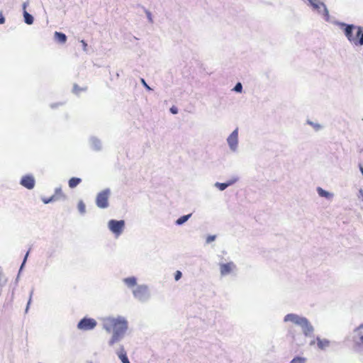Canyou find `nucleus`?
<instances>
[{"label":"nucleus","instance_id":"a878e982","mask_svg":"<svg viewBox=\"0 0 363 363\" xmlns=\"http://www.w3.org/2000/svg\"><path fill=\"white\" fill-rule=\"evenodd\" d=\"M57 199H58V196L55 194V195L52 196L48 200H43V201H44L45 203H48L51 202V201H56Z\"/></svg>","mask_w":363,"mask_h":363},{"label":"nucleus","instance_id":"dca6fc26","mask_svg":"<svg viewBox=\"0 0 363 363\" xmlns=\"http://www.w3.org/2000/svg\"><path fill=\"white\" fill-rule=\"evenodd\" d=\"M82 182V179L77 177H72L69 180V186L72 189L76 187Z\"/></svg>","mask_w":363,"mask_h":363},{"label":"nucleus","instance_id":"473e14b6","mask_svg":"<svg viewBox=\"0 0 363 363\" xmlns=\"http://www.w3.org/2000/svg\"><path fill=\"white\" fill-rule=\"evenodd\" d=\"M141 82L147 89H150V88L148 86V85L146 84L145 81L143 79H141Z\"/></svg>","mask_w":363,"mask_h":363},{"label":"nucleus","instance_id":"c756f323","mask_svg":"<svg viewBox=\"0 0 363 363\" xmlns=\"http://www.w3.org/2000/svg\"><path fill=\"white\" fill-rule=\"evenodd\" d=\"M215 238H216V236H215V235H209V236H208V237H207V238H206V242H207L208 243H209V242H211L213 241V240H215Z\"/></svg>","mask_w":363,"mask_h":363},{"label":"nucleus","instance_id":"2eb2a0df","mask_svg":"<svg viewBox=\"0 0 363 363\" xmlns=\"http://www.w3.org/2000/svg\"><path fill=\"white\" fill-rule=\"evenodd\" d=\"M311 6L315 10H320L321 9H326L325 6L323 3L320 1H315L314 0H309Z\"/></svg>","mask_w":363,"mask_h":363},{"label":"nucleus","instance_id":"f257e3e1","mask_svg":"<svg viewBox=\"0 0 363 363\" xmlns=\"http://www.w3.org/2000/svg\"><path fill=\"white\" fill-rule=\"evenodd\" d=\"M103 328L107 333H113L108 341V345L113 346L124 336L128 329V322L121 317H108L103 320Z\"/></svg>","mask_w":363,"mask_h":363},{"label":"nucleus","instance_id":"7c9ffc66","mask_svg":"<svg viewBox=\"0 0 363 363\" xmlns=\"http://www.w3.org/2000/svg\"><path fill=\"white\" fill-rule=\"evenodd\" d=\"M170 111L173 113V114H176L178 112V110H177V108L175 107V106H172L170 108Z\"/></svg>","mask_w":363,"mask_h":363},{"label":"nucleus","instance_id":"bb28decb","mask_svg":"<svg viewBox=\"0 0 363 363\" xmlns=\"http://www.w3.org/2000/svg\"><path fill=\"white\" fill-rule=\"evenodd\" d=\"M234 91H237V92H241L242 91V86L241 84V83L238 82L235 86L234 87Z\"/></svg>","mask_w":363,"mask_h":363},{"label":"nucleus","instance_id":"9b49d317","mask_svg":"<svg viewBox=\"0 0 363 363\" xmlns=\"http://www.w3.org/2000/svg\"><path fill=\"white\" fill-rule=\"evenodd\" d=\"M146 291V287L140 286L133 291V294L136 298L141 299L145 296Z\"/></svg>","mask_w":363,"mask_h":363},{"label":"nucleus","instance_id":"cd10ccee","mask_svg":"<svg viewBox=\"0 0 363 363\" xmlns=\"http://www.w3.org/2000/svg\"><path fill=\"white\" fill-rule=\"evenodd\" d=\"M182 277V272L180 271H177L175 272L174 279L176 281H178Z\"/></svg>","mask_w":363,"mask_h":363},{"label":"nucleus","instance_id":"9d476101","mask_svg":"<svg viewBox=\"0 0 363 363\" xmlns=\"http://www.w3.org/2000/svg\"><path fill=\"white\" fill-rule=\"evenodd\" d=\"M345 34L349 41L354 43V38L352 35V30L356 28V26L353 25H345Z\"/></svg>","mask_w":363,"mask_h":363},{"label":"nucleus","instance_id":"f3484780","mask_svg":"<svg viewBox=\"0 0 363 363\" xmlns=\"http://www.w3.org/2000/svg\"><path fill=\"white\" fill-rule=\"evenodd\" d=\"M55 36L60 43H65L67 40V36L62 33L55 32Z\"/></svg>","mask_w":363,"mask_h":363},{"label":"nucleus","instance_id":"72a5a7b5","mask_svg":"<svg viewBox=\"0 0 363 363\" xmlns=\"http://www.w3.org/2000/svg\"><path fill=\"white\" fill-rule=\"evenodd\" d=\"M81 43H82L83 46H84V49L86 50L87 44L85 43L84 40H82Z\"/></svg>","mask_w":363,"mask_h":363},{"label":"nucleus","instance_id":"20e7f679","mask_svg":"<svg viewBox=\"0 0 363 363\" xmlns=\"http://www.w3.org/2000/svg\"><path fill=\"white\" fill-rule=\"evenodd\" d=\"M97 325L95 319L91 318H84L77 324V328L81 330H90L94 329Z\"/></svg>","mask_w":363,"mask_h":363},{"label":"nucleus","instance_id":"aec40b11","mask_svg":"<svg viewBox=\"0 0 363 363\" xmlns=\"http://www.w3.org/2000/svg\"><path fill=\"white\" fill-rule=\"evenodd\" d=\"M318 194H319L320 196H322V197H325V198H330V197H331V194H330L329 192H328V191H326L323 190V189H321V188H320V187H319V188H318Z\"/></svg>","mask_w":363,"mask_h":363},{"label":"nucleus","instance_id":"2f4dec72","mask_svg":"<svg viewBox=\"0 0 363 363\" xmlns=\"http://www.w3.org/2000/svg\"><path fill=\"white\" fill-rule=\"evenodd\" d=\"M5 22V18L3 16V13L0 12V24H3Z\"/></svg>","mask_w":363,"mask_h":363},{"label":"nucleus","instance_id":"0eeeda50","mask_svg":"<svg viewBox=\"0 0 363 363\" xmlns=\"http://www.w3.org/2000/svg\"><path fill=\"white\" fill-rule=\"evenodd\" d=\"M235 265L232 262L220 264V270L221 275L225 276V275L230 274V272H233V270L235 269Z\"/></svg>","mask_w":363,"mask_h":363},{"label":"nucleus","instance_id":"f704fd0d","mask_svg":"<svg viewBox=\"0 0 363 363\" xmlns=\"http://www.w3.org/2000/svg\"><path fill=\"white\" fill-rule=\"evenodd\" d=\"M59 194H60V196H62L63 198H65V196L62 194V191L61 190H59L58 191Z\"/></svg>","mask_w":363,"mask_h":363},{"label":"nucleus","instance_id":"f8f14e48","mask_svg":"<svg viewBox=\"0 0 363 363\" xmlns=\"http://www.w3.org/2000/svg\"><path fill=\"white\" fill-rule=\"evenodd\" d=\"M117 354L123 363H130L127 357L126 352L123 346L121 347L119 351L117 352Z\"/></svg>","mask_w":363,"mask_h":363},{"label":"nucleus","instance_id":"1a4fd4ad","mask_svg":"<svg viewBox=\"0 0 363 363\" xmlns=\"http://www.w3.org/2000/svg\"><path fill=\"white\" fill-rule=\"evenodd\" d=\"M356 36H354L355 45H363V30L361 27H356Z\"/></svg>","mask_w":363,"mask_h":363},{"label":"nucleus","instance_id":"f03ea898","mask_svg":"<svg viewBox=\"0 0 363 363\" xmlns=\"http://www.w3.org/2000/svg\"><path fill=\"white\" fill-rule=\"evenodd\" d=\"M284 322L290 321L296 325H299L306 336L310 335L313 331V328L309 321L304 317H301L296 314L289 313L285 315Z\"/></svg>","mask_w":363,"mask_h":363},{"label":"nucleus","instance_id":"6ab92c4d","mask_svg":"<svg viewBox=\"0 0 363 363\" xmlns=\"http://www.w3.org/2000/svg\"><path fill=\"white\" fill-rule=\"evenodd\" d=\"M191 214H188L180 217L179 219L177 220L176 223L177 225H182L184 223L191 217Z\"/></svg>","mask_w":363,"mask_h":363},{"label":"nucleus","instance_id":"b1692460","mask_svg":"<svg viewBox=\"0 0 363 363\" xmlns=\"http://www.w3.org/2000/svg\"><path fill=\"white\" fill-rule=\"evenodd\" d=\"M78 208H79V211L81 212V213H84L85 212V204L83 203V201H79V203H78Z\"/></svg>","mask_w":363,"mask_h":363},{"label":"nucleus","instance_id":"a211bd4d","mask_svg":"<svg viewBox=\"0 0 363 363\" xmlns=\"http://www.w3.org/2000/svg\"><path fill=\"white\" fill-rule=\"evenodd\" d=\"M124 282L128 286L133 287L136 285V279L133 277L125 278Z\"/></svg>","mask_w":363,"mask_h":363},{"label":"nucleus","instance_id":"393cba45","mask_svg":"<svg viewBox=\"0 0 363 363\" xmlns=\"http://www.w3.org/2000/svg\"><path fill=\"white\" fill-rule=\"evenodd\" d=\"M84 90H86V88L85 89H83V88H80L78 85L77 84H74V87H73V91L75 93V94H79L80 91H84Z\"/></svg>","mask_w":363,"mask_h":363},{"label":"nucleus","instance_id":"4468645a","mask_svg":"<svg viewBox=\"0 0 363 363\" xmlns=\"http://www.w3.org/2000/svg\"><path fill=\"white\" fill-rule=\"evenodd\" d=\"M26 3H24L23 4V9H24V12H23V16H24V21L26 22V23H27L28 25H31L33 24V17L29 14L26 11Z\"/></svg>","mask_w":363,"mask_h":363},{"label":"nucleus","instance_id":"c9c22d12","mask_svg":"<svg viewBox=\"0 0 363 363\" xmlns=\"http://www.w3.org/2000/svg\"><path fill=\"white\" fill-rule=\"evenodd\" d=\"M313 344H315V341H314V340H313V341H312V342L310 343V345H313Z\"/></svg>","mask_w":363,"mask_h":363},{"label":"nucleus","instance_id":"423d86ee","mask_svg":"<svg viewBox=\"0 0 363 363\" xmlns=\"http://www.w3.org/2000/svg\"><path fill=\"white\" fill-rule=\"evenodd\" d=\"M21 184L28 189H32L35 186V179L31 175H26L22 177Z\"/></svg>","mask_w":363,"mask_h":363},{"label":"nucleus","instance_id":"4c0bfd02","mask_svg":"<svg viewBox=\"0 0 363 363\" xmlns=\"http://www.w3.org/2000/svg\"><path fill=\"white\" fill-rule=\"evenodd\" d=\"M89 363H93V362H89Z\"/></svg>","mask_w":363,"mask_h":363},{"label":"nucleus","instance_id":"412c9836","mask_svg":"<svg viewBox=\"0 0 363 363\" xmlns=\"http://www.w3.org/2000/svg\"><path fill=\"white\" fill-rule=\"evenodd\" d=\"M306 359L304 357H296L294 358L290 363H306Z\"/></svg>","mask_w":363,"mask_h":363},{"label":"nucleus","instance_id":"4be33fe9","mask_svg":"<svg viewBox=\"0 0 363 363\" xmlns=\"http://www.w3.org/2000/svg\"><path fill=\"white\" fill-rule=\"evenodd\" d=\"M229 185V184H225V183H216V186L220 190V191H223L225 190L227 186Z\"/></svg>","mask_w":363,"mask_h":363},{"label":"nucleus","instance_id":"c85d7f7f","mask_svg":"<svg viewBox=\"0 0 363 363\" xmlns=\"http://www.w3.org/2000/svg\"><path fill=\"white\" fill-rule=\"evenodd\" d=\"M289 335L293 338L294 339L295 337V334H294V329L293 328H291L289 329Z\"/></svg>","mask_w":363,"mask_h":363},{"label":"nucleus","instance_id":"7ed1b4c3","mask_svg":"<svg viewBox=\"0 0 363 363\" xmlns=\"http://www.w3.org/2000/svg\"><path fill=\"white\" fill-rule=\"evenodd\" d=\"M110 191L108 189L99 192L96 196V203L98 207L105 208L108 206V197Z\"/></svg>","mask_w":363,"mask_h":363},{"label":"nucleus","instance_id":"e433bc0d","mask_svg":"<svg viewBox=\"0 0 363 363\" xmlns=\"http://www.w3.org/2000/svg\"><path fill=\"white\" fill-rule=\"evenodd\" d=\"M28 255V252L26 253V257H25V259H26L27 256Z\"/></svg>","mask_w":363,"mask_h":363},{"label":"nucleus","instance_id":"6e6552de","mask_svg":"<svg viewBox=\"0 0 363 363\" xmlns=\"http://www.w3.org/2000/svg\"><path fill=\"white\" fill-rule=\"evenodd\" d=\"M238 131L235 130L228 138V143L232 150H235L238 145Z\"/></svg>","mask_w":363,"mask_h":363},{"label":"nucleus","instance_id":"ddd939ff","mask_svg":"<svg viewBox=\"0 0 363 363\" xmlns=\"http://www.w3.org/2000/svg\"><path fill=\"white\" fill-rule=\"evenodd\" d=\"M317 345L319 349L325 350L330 346V341L326 339L316 338Z\"/></svg>","mask_w":363,"mask_h":363},{"label":"nucleus","instance_id":"39448f33","mask_svg":"<svg viewBox=\"0 0 363 363\" xmlns=\"http://www.w3.org/2000/svg\"><path fill=\"white\" fill-rule=\"evenodd\" d=\"M125 226L124 220H111L108 222V228L110 230L116 235H119L123 232V230Z\"/></svg>","mask_w":363,"mask_h":363},{"label":"nucleus","instance_id":"5701e85b","mask_svg":"<svg viewBox=\"0 0 363 363\" xmlns=\"http://www.w3.org/2000/svg\"><path fill=\"white\" fill-rule=\"evenodd\" d=\"M363 328V324L360 325L359 327H357L355 329V332L358 333V335H359V339L361 341V343L363 345V335L360 334L359 330Z\"/></svg>","mask_w":363,"mask_h":363}]
</instances>
